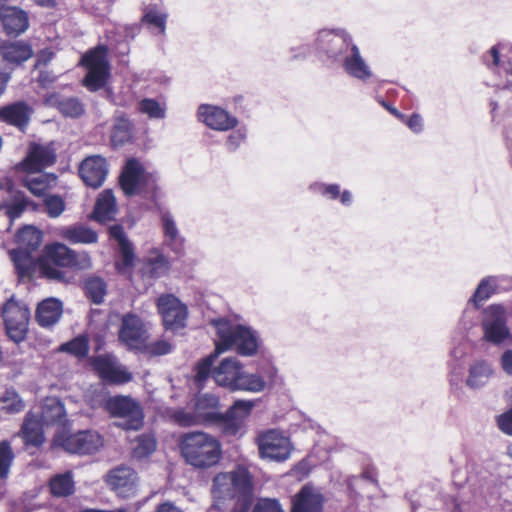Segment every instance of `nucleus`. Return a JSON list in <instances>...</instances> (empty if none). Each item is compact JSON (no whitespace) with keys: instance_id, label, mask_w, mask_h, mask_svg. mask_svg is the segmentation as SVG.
Listing matches in <instances>:
<instances>
[{"instance_id":"obj_1","label":"nucleus","mask_w":512,"mask_h":512,"mask_svg":"<svg viewBox=\"0 0 512 512\" xmlns=\"http://www.w3.org/2000/svg\"><path fill=\"white\" fill-rule=\"evenodd\" d=\"M314 48L331 64L340 65L351 78L368 81L373 72L350 33L343 28L318 31Z\"/></svg>"},{"instance_id":"obj_2","label":"nucleus","mask_w":512,"mask_h":512,"mask_svg":"<svg viewBox=\"0 0 512 512\" xmlns=\"http://www.w3.org/2000/svg\"><path fill=\"white\" fill-rule=\"evenodd\" d=\"M212 324L217 335L215 350L198 362V379L200 380L207 378L213 362L221 353L234 349L240 356L251 357L258 352L260 346L259 335L251 327L233 324L223 318L212 320Z\"/></svg>"},{"instance_id":"obj_3","label":"nucleus","mask_w":512,"mask_h":512,"mask_svg":"<svg viewBox=\"0 0 512 512\" xmlns=\"http://www.w3.org/2000/svg\"><path fill=\"white\" fill-rule=\"evenodd\" d=\"M213 505L207 512H246L252 502V477L244 467L217 474L213 479Z\"/></svg>"},{"instance_id":"obj_4","label":"nucleus","mask_w":512,"mask_h":512,"mask_svg":"<svg viewBox=\"0 0 512 512\" xmlns=\"http://www.w3.org/2000/svg\"><path fill=\"white\" fill-rule=\"evenodd\" d=\"M214 363L215 361L211 366V372L205 379H198V365L194 368L196 370L194 387L198 390L203 389L205 382L211 378L216 385L231 392L246 391L258 393L266 387V382L260 375L247 373L242 363L235 357H226L218 365H214Z\"/></svg>"},{"instance_id":"obj_5","label":"nucleus","mask_w":512,"mask_h":512,"mask_svg":"<svg viewBox=\"0 0 512 512\" xmlns=\"http://www.w3.org/2000/svg\"><path fill=\"white\" fill-rule=\"evenodd\" d=\"M37 263L43 278L59 283H69L72 277L63 268L89 269L91 258L85 251L75 252L62 243H53L45 246Z\"/></svg>"},{"instance_id":"obj_6","label":"nucleus","mask_w":512,"mask_h":512,"mask_svg":"<svg viewBox=\"0 0 512 512\" xmlns=\"http://www.w3.org/2000/svg\"><path fill=\"white\" fill-rule=\"evenodd\" d=\"M107 51L106 45H98L82 56L81 64L88 70L83 79V85L90 91L102 89L108 81L110 65Z\"/></svg>"},{"instance_id":"obj_7","label":"nucleus","mask_w":512,"mask_h":512,"mask_svg":"<svg viewBox=\"0 0 512 512\" xmlns=\"http://www.w3.org/2000/svg\"><path fill=\"white\" fill-rule=\"evenodd\" d=\"M6 334L15 343L25 340L28 332L30 311L25 303L11 297L2 308Z\"/></svg>"},{"instance_id":"obj_8","label":"nucleus","mask_w":512,"mask_h":512,"mask_svg":"<svg viewBox=\"0 0 512 512\" xmlns=\"http://www.w3.org/2000/svg\"><path fill=\"white\" fill-rule=\"evenodd\" d=\"M107 411L120 420L117 426L125 430H138L143 424V412L140 405L130 397L114 396L106 400Z\"/></svg>"},{"instance_id":"obj_9","label":"nucleus","mask_w":512,"mask_h":512,"mask_svg":"<svg viewBox=\"0 0 512 512\" xmlns=\"http://www.w3.org/2000/svg\"><path fill=\"white\" fill-rule=\"evenodd\" d=\"M57 151L54 142L41 144L31 142L28 145L26 156L15 165L16 172H42L45 168L55 164Z\"/></svg>"},{"instance_id":"obj_10","label":"nucleus","mask_w":512,"mask_h":512,"mask_svg":"<svg viewBox=\"0 0 512 512\" xmlns=\"http://www.w3.org/2000/svg\"><path fill=\"white\" fill-rule=\"evenodd\" d=\"M261 458L282 462L289 458L291 443L281 432L271 429L259 434L257 438Z\"/></svg>"},{"instance_id":"obj_11","label":"nucleus","mask_w":512,"mask_h":512,"mask_svg":"<svg viewBox=\"0 0 512 512\" xmlns=\"http://www.w3.org/2000/svg\"><path fill=\"white\" fill-rule=\"evenodd\" d=\"M482 328L484 338L490 343L500 344L509 336L506 310L502 305L493 304L484 310Z\"/></svg>"},{"instance_id":"obj_12","label":"nucleus","mask_w":512,"mask_h":512,"mask_svg":"<svg viewBox=\"0 0 512 512\" xmlns=\"http://www.w3.org/2000/svg\"><path fill=\"white\" fill-rule=\"evenodd\" d=\"M157 307L167 330L177 333L185 327L188 310L178 298L171 294L161 295Z\"/></svg>"},{"instance_id":"obj_13","label":"nucleus","mask_w":512,"mask_h":512,"mask_svg":"<svg viewBox=\"0 0 512 512\" xmlns=\"http://www.w3.org/2000/svg\"><path fill=\"white\" fill-rule=\"evenodd\" d=\"M118 336L128 349L139 350L145 346L148 331L138 315L127 313L122 317Z\"/></svg>"},{"instance_id":"obj_14","label":"nucleus","mask_w":512,"mask_h":512,"mask_svg":"<svg viewBox=\"0 0 512 512\" xmlns=\"http://www.w3.org/2000/svg\"><path fill=\"white\" fill-rule=\"evenodd\" d=\"M221 456L219 442L208 434L194 430V468L211 467Z\"/></svg>"},{"instance_id":"obj_15","label":"nucleus","mask_w":512,"mask_h":512,"mask_svg":"<svg viewBox=\"0 0 512 512\" xmlns=\"http://www.w3.org/2000/svg\"><path fill=\"white\" fill-rule=\"evenodd\" d=\"M222 413L219 411V398L211 393L194 397V425L219 426L222 428Z\"/></svg>"},{"instance_id":"obj_16","label":"nucleus","mask_w":512,"mask_h":512,"mask_svg":"<svg viewBox=\"0 0 512 512\" xmlns=\"http://www.w3.org/2000/svg\"><path fill=\"white\" fill-rule=\"evenodd\" d=\"M60 445L71 454L86 455L98 451L103 445V441L96 431L83 430L62 436Z\"/></svg>"},{"instance_id":"obj_17","label":"nucleus","mask_w":512,"mask_h":512,"mask_svg":"<svg viewBox=\"0 0 512 512\" xmlns=\"http://www.w3.org/2000/svg\"><path fill=\"white\" fill-rule=\"evenodd\" d=\"M79 175L89 187L98 188L102 186L108 175L107 160L100 155L86 157L80 163Z\"/></svg>"},{"instance_id":"obj_18","label":"nucleus","mask_w":512,"mask_h":512,"mask_svg":"<svg viewBox=\"0 0 512 512\" xmlns=\"http://www.w3.org/2000/svg\"><path fill=\"white\" fill-rule=\"evenodd\" d=\"M92 365L99 377L107 383L124 384L132 379L131 373L110 356L99 355L93 359Z\"/></svg>"},{"instance_id":"obj_19","label":"nucleus","mask_w":512,"mask_h":512,"mask_svg":"<svg viewBox=\"0 0 512 512\" xmlns=\"http://www.w3.org/2000/svg\"><path fill=\"white\" fill-rule=\"evenodd\" d=\"M325 497L320 488L305 484L292 499L291 512H323Z\"/></svg>"},{"instance_id":"obj_20","label":"nucleus","mask_w":512,"mask_h":512,"mask_svg":"<svg viewBox=\"0 0 512 512\" xmlns=\"http://www.w3.org/2000/svg\"><path fill=\"white\" fill-rule=\"evenodd\" d=\"M198 117L208 127L218 131H228L238 125V119L235 116L217 106L201 105L198 108Z\"/></svg>"},{"instance_id":"obj_21","label":"nucleus","mask_w":512,"mask_h":512,"mask_svg":"<svg viewBox=\"0 0 512 512\" xmlns=\"http://www.w3.org/2000/svg\"><path fill=\"white\" fill-rule=\"evenodd\" d=\"M255 406L252 400H237L225 412L222 413V429L230 435H236L243 425L244 419L250 415Z\"/></svg>"},{"instance_id":"obj_22","label":"nucleus","mask_w":512,"mask_h":512,"mask_svg":"<svg viewBox=\"0 0 512 512\" xmlns=\"http://www.w3.org/2000/svg\"><path fill=\"white\" fill-rule=\"evenodd\" d=\"M136 472L128 466L112 469L106 478L107 484L121 497H129L135 491Z\"/></svg>"},{"instance_id":"obj_23","label":"nucleus","mask_w":512,"mask_h":512,"mask_svg":"<svg viewBox=\"0 0 512 512\" xmlns=\"http://www.w3.org/2000/svg\"><path fill=\"white\" fill-rule=\"evenodd\" d=\"M32 114L30 105L24 101H16L0 108V122L13 125L24 132Z\"/></svg>"},{"instance_id":"obj_24","label":"nucleus","mask_w":512,"mask_h":512,"mask_svg":"<svg viewBox=\"0 0 512 512\" xmlns=\"http://www.w3.org/2000/svg\"><path fill=\"white\" fill-rule=\"evenodd\" d=\"M145 177L142 164L135 158L127 160L119 178L123 192L132 196L140 192L141 181Z\"/></svg>"},{"instance_id":"obj_25","label":"nucleus","mask_w":512,"mask_h":512,"mask_svg":"<svg viewBox=\"0 0 512 512\" xmlns=\"http://www.w3.org/2000/svg\"><path fill=\"white\" fill-rule=\"evenodd\" d=\"M0 56L13 70L33 56V49L26 41H9L0 45Z\"/></svg>"},{"instance_id":"obj_26","label":"nucleus","mask_w":512,"mask_h":512,"mask_svg":"<svg viewBox=\"0 0 512 512\" xmlns=\"http://www.w3.org/2000/svg\"><path fill=\"white\" fill-rule=\"evenodd\" d=\"M0 19L8 35L17 36L25 32L29 26L27 13L15 6H5L0 11Z\"/></svg>"},{"instance_id":"obj_27","label":"nucleus","mask_w":512,"mask_h":512,"mask_svg":"<svg viewBox=\"0 0 512 512\" xmlns=\"http://www.w3.org/2000/svg\"><path fill=\"white\" fill-rule=\"evenodd\" d=\"M62 313V302L56 298H47L38 304L35 319L39 326L50 328L59 322Z\"/></svg>"},{"instance_id":"obj_28","label":"nucleus","mask_w":512,"mask_h":512,"mask_svg":"<svg viewBox=\"0 0 512 512\" xmlns=\"http://www.w3.org/2000/svg\"><path fill=\"white\" fill-rule=\"evenodd\" d=\"M495 370L491 362L487 360H475L468 369L466 386L472 390L485 387L494 376Z\"/></svg>"},{"instance_id":"obj_29","label":"nucleus","mask_w":512,"mask_h":512,"mask_svg":"<svg viewBox=\"0 0 512 512\" xmlns=\"http://www.w3.org/2000/svg\"><path fill=\"white\" fill-rule=\"evenodd\" d=\"M21 183L34 196L42 197L46 191L56 184L57 175L54 173L25 172Z\"/></svg>"},{"instance_id":"obj_30","label":"nucleus","mask_w":512,"mask_h":512,"mask_svg":"<svg viewBox=\"0 0 512 512\" xmlns=\"http://www.w3.org/2000/svg\"><path fill=\"white\" fill-rule=\"evenodd\" d=\"M506 280L505 277L502 276H488L483 278L469 302L473 303L476 308H479L483 302L488 300L494 293L498 291L500 288V283Z\"/></svg>"},{"instance_id":"obj_31","label":"nucleus","mask_w":512,"mask_h":512,"mask_svg":"<svg viewBox=\"0 0 512 512\" xmlns=\"http://www.w3.org/2000/svg\"><path fill=\"white\" fill-rule=\"evenodd\" d=\"M116 214V199L111 189L104 190L98 197L94 210L93 218L99 222H105L113 219Z\"/></svg>"},{"instance_id":"obj_32","label":"nucleus","mask_w":512,"mask_h":512,"mask_svg":"<svg viewBox=\"0 0 512 512\" xmlns=\"http://www.w3.org/2000/svg\"><path fill=\"white\" fill-rule=\"evenodd\" d=\"M42 239V232L32 225H25L19 229L15 235V243L17 244V248L30 252L38 250L42 243Z\"/></svg>"},{"instance_id":"obj_33","label":"nucleus","mask_w":512,"mask_h":512,"mask_svg":"<svg viewBox=\"0 0 512 512\" xmlns=\"http://www.w3.org/2000/svg\"><path fill=\"white\" fill-rule=\"evenodd\" d=\"M61 236L71 244H92L98 240L97 233L83 224L63 228Z\"/></svg>"},{"instance_id":"obj_34","label":"nucleus","mask_w":512,"mask_h":512,"mask_svg":"<svg viewBox=\"0 0 512 512\" xmlns=\"http://www.w3.org/2000/svg\"><path fill=\"white\" fill-rule=\"evenodd\" d=\"M66 417L64 404L55 397L45 399L42 405L41 421L46 425L63 424Z\"/></svg>"},{"instance_id":"obj_35","label":"nucleus","mask_w":512,"mask_h":512,"mask_svg":"<svg viewBox=\"0 0 512 512\" xmlns=\"http://www.w3.org/2000/svg\"><path fill=\"white\" fill-rule=\"evenodd\" d=\"M133 138V124L131 121L123 116L117 117L114 120L110 141L113 147H120L129 143Z\"/></svg>"},{"instance_id":"obj_36","label":"nucleus","mask_w":512,"mask_h":512,"mask_svg":"<svg viewBox=\"0 0 512 512\" xmlns=\"http://www.w3.org/2000/svg\"><path fill=\"white\" fill-rule=\"evenodd\" d=\"M32 253L33 252L21 250L18 248L9 251L11 261L14 264L17 274L21 278L28 277L32 274L36 264Z\"/></svg>"},{"instance_id":"obj_37","label":"nucleus","mask_w":512,"mask_h":512,"mask_svg":"<svg viewBox=\"0 0 512 512\" xmlns=\"http://www.w3.org/2000/svg\"><path fill=\"white\" fill-rule=\"evenodd\" d=\"M49 487L52 495L55 497H67L72 495L75 491L73 473L66 471L56 474L50 479Z\"/></svg>"},{"instance_id":"obj_38","label":"nucleus","mask_w":512,"mask_h":512,"mask_svg":"<svg viewBox=\"0 0 512 512\" xmlns=\"http://www.w3.org/2000/svg\"><path fill=\"white\" fill-rule=\"evenodd\" d=\"M109 235L117 241L124 265L131 266L134 260L133 246L127 238L123 227L119 224L112 225L109 228Z\"/></svg>"},{"instance_id":"obj_39","label":"nucleus","mask_w":512,"mask_h":512,"mask_svg":"<svg viewBox=\"0 0 512 512\" xmlns=\"http://www.w3.org/2000/svg\"><path fill=\"white\" fill-rule=\"evenodd\" d=\"M21 430L27 444H31L35 447H39L43 444L44 435L40 421L31 413L26 415Z\"/></svg>"},{"instance_id":"obj_40","label":"nucleus","mask_w":512,"mask_h":512,"mask_svg":"<svg viewBox=\"0 0 512 512\" xmlns=\"http://www.w3.org/2000/svg\"><path fill=\"white\" fill-rule=\"evenodd\" d=\"M37 204L30 200L24 193L17 192L12 201L6 205V213L11 221L21 217L24 211L37 210Z\"/></svg>"},{"instance_id":"obj_41","label":"nucleus","mask_w":512,"mask_h":512,"mask_svg":"<svg viewBox=\"0 0 512 512\" xmlns=\"http://www.w3.org/2000/svg\"><path fill=\"white\" fill-rule=\"evenodd\" d=\"M84 292L88 299L94 304H101L107 293V285L105 281L98 276H90L84 281Z\"/></svg>"},{"instance_id":"obj_42","label":"nucleus","mask_w":512,"mask_h":512,"mask_svg":"<svg viewBox=\"0 0 512 512\" xmlns=\"http://www.w3.org/2000/svg\"><path fill=\"white\" fill-rule=\"evenodd\" d=\"M60 351L69 353L78 358H85L89 352V340L85 335H79L72 340L63 343Z\"/></svg>"},{"instance_id":"obj_43","label":"nucleus","mask_w":512,"mask_h":512,"mask_svg":"<svg viewBox=\"0 0 512 512\" xmlns=\"http://www.w3.org/2000/svg\"><path fill=\"white\" fill-rule=\"evenodd\" d=\"M139 111L148 116L149 119H164L166 106L153 98H144L139 102Z\"/></svg>"},{"instance_id":"obj_44","label":"nucleus","mask_w":512,"mask_h":512,"mask_svg":"<svg viewBox=\"0 0 512 512\" xmlns=\"http://www.w3.org/2000/svg\"><path fill=\"white\" fill-rule=\"evenodd\" d=\"M0 400L5 404L3 410L9 414L19 413L25 407L23 399L13 388L6 389Z\"/></svg>"},{"instance_id":"obj_45","label":"nucleus","mask_w":512,"mask_h":512,"mask_svg":"<svg viewBox=\"0 0 512 512\" xmlns=\"http://www.w3.org/2000/svg\"><path fill=\"white\" fill-rule=\"evenodd\" d=\"M14 457L11 443L8 440L0 441V479L8 477Z\"/></svg>"},{"instance_id":"obj_46","label":"nucleus","mask_w":512,"mask_h":512,"mask_svg":"<svg viewBox=\"0 0 512 512\" xmlns=\"http://www.w3.org/2000/svg\"><path fill=\"white\" fill-rule=\"evenodd\" d=\"M143 22L147 23L150 29L162 34L165 31L166 15L150 8L144 14Z\"/></svg>"},{"instance_id":"obj_47","label":"nucleus","mask_w":512,"mask_h":512,"mask_svg":"<svg viewBox=\"0 0 512 512\" xmlns=\"http://www.w3.org/2000/svg\"><path fill=\"white\" fill-rule=\"evenodd\" d=\"M44 206L50 218H58L65 210V201L59 195H47L44 198Z\"/></svg>"},{"instance_id":"obj_48","label":"nucleus","mask_w":512,"mask_h":512,"mask_svg":"<svg viewBox=\"0 0 512 512\" xmlns=\"http://www.w3.org/2000/svg\"><path fill=\"white\" fill-rule=\"evenodd\" d=\"M60 112L67 117L76 118L84 113L83 104L77 98H66L59 102Z\"/></svg>"},{"instance_id":"obj_49","label":"nucleus","mask_w":512,"mask_h":512,"mask_svg":"<svg viewBox=\"0 0 512 512\" xmlns=\"http://www.w3.org/2000/svg\"><path fill=\"white\" fill-rule=\"evenodd\" d=\"M156 450V440L151 435H141L138 444L134 448V456L137 458L148 457Z\"/></svg>"},{"instance_id":"obj_50","label":"nucleus","mask_w":512,"mask_h":512,"mask_svg":"<svg viewBox=\"0 0 512 512\" xmlns=\"http://www.w3.org/2000/svg\"><path fill=\"white\" fill-rule=\"evenodd\" d=\"M247 137V129L245 127H240L230 133L225 142V148L229 152H235L242 143L245 142Z\"/></svg>"},{"instance_id":"obj_51","label":"nucleus","mask_w":512,"mask_h":512,"mask_svg":"<svg viewBox=\"0 0 512 512\" xmlns=\"http://www.w3.org/2000/svg\"><path fill=\"white\" fill-rule=\"evenodd\" d=\"M313 192L323 197L335 200L340 196V186L338 184L314 183L311 185Z\"/></svg>"},{"instance_id":"obj_52","label":"nucleus","mask_w":512,"mask_h":512,"mask_svg":"<svg viewBox=\"0 0 512 512\" xmlns=\"http://www.w3.org/2000/svg\"><path fill=\"white\" fill-rule=\"evenodd\" d=\"M168 269L167 261L163 256H157L153 260H149L146 265V271L152 278L161 277Z\"/></svg>"},{"instance_id":"obj_53","label":"nucleus","mask_w":512,"mask_h":512,"mask_svg":"<svg viewBox=\"0 0 512 512\" xmlns=\"http://www.w3.org/2000/svg\"><path fill=\"white\" fill-rule=\"evenodd\" d=\"M252 512H284L277 499L260 498L254 505Z\"/></svg>"},{"instance_id":"obj_54","label":"nucleus","mask_w":512,"mask_h":512,"mask_svg":"<svg viewBox=\"0 0 512 512\" xmlns=\"http://www.w3.org/2000/svg\"><path fill=\"white\" fill-rule=\"evenodd\" d=\"M161 219L165 236L171 241H176L178 238V230L171 214L165 212L162 214Z\"/></svg>"},{"instance_id":"obj_55","label":"nucleus","mask_w":512,"mask_h":512,"mask_svg":"<svg viewBox=\"0 0 512 512\" xmlns=\"http://www.w3.org/2000/svg\"><path fill=\"white\" fill-rule=\"evenodd\" d=\"M179 448L185 462L192 465V432L185 433L181 437Z\"/></svg>"},{"instance_id":"obj_56","label":"nucleus","mask_w":512,"mask_h":512,"mask_svg":"<svg viewBox=\"0 0 512 512\" xmlns=\"http://www.w3.org/2000/svg\"><path fill=\"white\" fill-rule=\"evenodd\" d=\"M497 425L503 433L512 436V408L497 417Z\"/></svg>"},{"instance_id":"obj_57","label":"nucleus","mask_w":512,"mask_h":512,"mask_svg":"<svg viewBox=\"0 0 512 512\" xmlns=\"http://www.w3.org/2000/svg\"><path fill=\"white\" fill-rule=\"evenodd\" d=\"M172 351V346L165 340H158L150 344L149 352L152 355L161 356L166 355Z\"/></svg>"},{"instance_id":"obj_58","label":"nucleus","mask_w":512,"mask_h":512,"mask_svg":"<svg viewBox=\"0 0 512 512\" xmlns=\"http://www.w3.org/2000/svg\"><path fill=\"white\" fill-rule=\"evenodd\" d=\"M174 421L183 427H189L192 425V414L183 410H177L173 413Z\"/></svg>"},{"instance_id":"obj_59","label":"nucleus","mask_w":512,"mask_h":512,"mask_svg":"<svg viewBox=\"0 0 512 512\" xmlns=\"http://www.w3.org/2000/svg\"><path fill=\"white\" fill-rule=\"evenodd\" d=\"M500 365L507 375L512 376V349H507L503 352L500 358Z\"/></svg>"},{"instance_id":"obj_60","label":"nucleus","mask_w":512,"mask_h":512,"mask_svg":"<svg viewBox=\"0 0 512 512\" xmlns=\"http://www.w3.org/2000/svg\"><path fill=\"white\" fill-rule=\"evenodd\" d=\"M312 51V47L310 44H302L298 47H292L291 52L293 55L291 56L292 60L304 59L306 58Z\"/></svg>"},{"instance_id":"obj_61","label":"nucleus","mask_w":512,"mask_h":512,"mask_svg":"<svg viewBox=\"0 0 512 512\" xmlns=\"http://www.w3.org/2000/svg\"><path fill=\"white\" fill-rule=\"evenodd\" d=\"M407 125L413 132L420 133L423 130L422 117L417 113L412 114L407 121Z\"/></svg>"},{"instance_id":"obj_62","label":"nucleus","mask_w":512,"mask_h":512,"mask_svg":"<svg viewBox=\"0 0 512 512\" xmlns=\"http://www.w3.org/2000/svg\"><path fill=\"white\" fill-rule=\"evenodd\" d=\"M155 512H182V510L171 502H165L158 505Z\"/></svg>"},{"instance_id":"obj_63","label":"nucleus","mask_w":512,"mask_h":512,"mask_svg":"<svg viewBox=\"0 0 512 512\" xmlns=\"http://www.w3.org/2000/svg\"><path fill=\"white\" fill-rule=\"evenodd\" d=\"M13 182L8 177L0 178V191H6L7 193H12L13 191Z\"/></svg>"},{"instance_id":"obj_64","label":"nucleus","mask_w":512,"mask_h":512,"mask_svg":"<svg viewBox=\"0 0 512 512\" xmlns=\"http://www.w3.org/2000/svg\"><path fill=\"white\" fill-rule=\"evenodd\" d=\"M340 200L343 205L350 206L353 200L351 192L348 190H344L342 193L340 192Z\"/></svg>"}]
</instances>
